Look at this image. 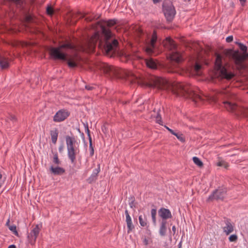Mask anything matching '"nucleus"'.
<instances>
[{"label":"nucleus","mask_w":248,"mask_h":248,"mask_svg":"<svg viewBox=\"0 0 248 248\" xmlns=\"http://www.w3.org/2000/svg\"><path fill=\"white\" fill-rule=\"evenodd\" d=\"M232 40H233V37H232V36H229L226 39V41L228 43H230V42H232Z\"/></svg>","instance_id":"39"},{"label":"nucleus","mask_w":248,"mask_h":248,"mask_svg":"<svg viewBox=\"0 0 248 248\" xmlns=\"http://www.w3.org/2000/svg\"><path fill=\"white\" fill-rule=\"evenodd\" d=\"M59 134L58 129L56 128L51 130L50 131V135L51 139L53 144H55L57 142L58 137Z\"/></svg>","instance_id":"19"},{"label":"nucleus","mask_w":248,"mask_h":248,"mask_svg":"<svg viewBox=\"0 0 248 248\" xmlns=\"http://www.w3.org/2000/svg\"><path fill=\"white\" fill-rule=\"evenodd\" d=\"M66 144L67 150V156L71 164L77 163L76 156L79 153L78 143L75 137L66 136L65 137Z\"/></svg>","instance_id":"4"},{"label":"nucleus","mask_w":248,"mask_h":248,"mask_svg":"<svg viewBox=\"0 0 248 248\" xmlns=\"http://www.w3.org/2000/svg\"><path fill=\"white\" fill-rule=\"evenodd\" d=\"M157 41V35L156 32L154 31L150 42L147 44L145 48L146 52L149 54H152L154 52V49L155 48V44Z\"/></svg>","instance_id":"13"},{"label":"nucleus","mask_w":248,"mask_h":248,"mask_svg":"<svg viewBox=\"0 0 248 248\" xmlns=\"http://www.w3.org/2000/svg\"><path fill=\"white\" fill-rule=\"evenodd\" d=\"M239 46V48L244 52L243 55H240L238 52H235L233 55V58L235 60L236 64L241 65L243 61L246 59V56H248V54L246 53L247 51V47L241 43L236 42Z\"/></svg>","instance_id":"9"},{"label":"nucleus","mask_w":248,"mask_h":248,"mask_svg":"<svg viewBox=\"0 0 248 248\" xmlns=\"http://www.w3.org/2000/svg\"><path fill=\"white\" fill-rule=\"evenodd\" d=\"M128 59H130L131 58V57L130 56H128Z\"/></svg>","instance_id":"55"},{"label":"nucleus","mask_w":248,"mask_h":248,"mask_svg":"<svg viewBox=\"0 0 248 248\" xmlns=\"http://www.w3.org/2000/svg\"><path fill=\"white\" fill-rule=\"evenodd\" d=\"M63 150V145H62L59 147V151L60 153L62 152Z\"/></svg>","instance_id":"44"},{"label":"nucleus","mask_w":248,"mask_h":248,"mask_svg":"<svg viewBox=\"0 0 248 248\" xmlns=\"http://www.w3.org/2000/svg\"><path fill=\"white\" fill-rule=\"evenodd\" d=\"M64 48L73 49L74 46L70 43H67L60 46L59 47H52L50 48L49 53L52 57L55 59L61 60L67 62L68 66L70 68H74L77 66V61L78 59L77 56H75L71 59H68L67 54L62 49Z\"/></svg>","instance_id":"3"},{"label":"nucleus","mask_w":248,"mask_h":248,"mask_svg":"<svg viewBox=\"0 0 248 248\" xmlns=\"http://www.w3.org/2000/svg\"><path fill=\"white\" fill-rule=\"evenodd\" d=\"M173 135H175L180 141L182 142L185 141V138H184L182 134L174 132V134Z\"/></svg>","instance_id":"29"},{"label":"nucleus","mask_w":248,"mask_h":248,"mask_svg":"<svg viewBox=\"0 0 248 248\" xmlns=\"http://www.w3.org/2000/svg\"><path fill=\"white\" fill-rule=\"evenodd\" d=\"M172 231L173 232V233L174 234L175 233V232H176V228H175V226H173L172 227Z\"/></svg>","instance_id":"51"},{"label":"nucleus","mask_w":248,"mask_h":248,"mask_svg":"<svg viewBox=\"0 0 248 248\" xmlns=\"http://www.w3.org/2000/svg\"><path fill=\"white\" fill-rule=\"evenodd\" d=\"M242 6H244L247 0H239Z\"/></svg>","instance_id":"47"},{"label":"nucleus","mask_w":248,"mask_h":248,"mask_svg":"<svg viewBox=\"0 0 248 248\" xmlns=\"http://www.w3.org/2000/svg\"><path fill=\"white\" fill-rule=\"evenodd\" d=\"M53 162L56 165H59L61 164V161L58 158V155L57 153H54Z\"/></svg>","instance_id":"28"},{"label":"nucleus","mask_w":248,"mask_h":248,"mask_svg":"<svg viewBox=\"0 0 248 248\" xmlns=\"http://www.w3.org/2000/svg\"><path fill=\"white\" fill-rule=\"evenodd\" d=\"M8 119L9 120H10L12 122H13V123L14 122L16 121V117L14 115H12V114H9V116L8 117Z\"/></svg>","instance_id":"36"},{"label":"nucleus","mask_w":248,"mask_h":248,"mask_svg":"<svg viewBox=\"0 0 248 248\" xmlns=\"http://www.w3.org/2000/svg\"><path fill=\"white\" fill-rule=\"evenodd\" d=\"M8 248H16V247L14 245H11L9 246Z\"/></svg>","instance_id":"52"},{"label":"nucleus","mask_w":248,"mask_h":248,"mask_svg":"<svg viewBox=\"0 0 248 248\" xmlns=\"http://www.w3.org/2000/svg\"><path fill=\"white\" fill-rule=\"evenodd\" d=\"M194 163L199 167L203 166V163L201 160L197 157L194 156L192 158Z\"/></svg>","instance_id":"25"},{"label":"nucleus","mask_w":248,"mask_h":248,"mask_svg":"<svg viewBox=\"0 0 248 248\" xmlns=\"http://www.w3.org/2000/svg\"><path fill=\"white\" fill-rule=\"evenodd\" d=\"M217 165L219 167H223L227 168L228 167V164L223 160H221L217 163Z\"/></svg>","instance_id":"30"},{"label":"nucleus","mask_w":248,"mask_h":248,"mask_svg":"<svg viewBox=\"0 0 248 248\" xmlns=\"http://www.w3.org/2000/svg\"><path fill=\"white\" fill-rule=\"evenodd\" d=\"M41 228V225L37 224L32 228L30 232L28 233L27 240L28 243L31 245H35L36 238L39 234Z\"/></svg>","instance_id":"8"},{"label":"nucleus","mask_w":248,"mask_h":248,"mask_svg":"<svg viewBox=\"0 0 248 248\" xmlns=\"http://www.w3.org/2000/svg\"><path fill=\"white\" fill-rule=\"evenodd\" d=\"M70 115V112L66 109H61L58 111L54 115L53 120L56 123H60L64 121Z\"/></svg>","instance_id":"11"},{"label":"nucleus","mask_w":248,"mask_h":248,"mask_svg":"<svg viewBox=\"0 0 248 248\" xmlns=\"http://www.w3.org/2000/svg\"><path fill=\"white\" fill-rule=\"evenodd\" d=\"M126 222L128 228L127 232L128 233H129L130 232H131L134 228V226L132 224V219L130 217H126Z\"/></svg>","instance_id":"23"},{"label":"nucleus","mask_w":248,"mask_h":248,"mask_svg":"<svg viewBox=\"0 0 248 248\" xmlns=\"http://www.w3.org/2000/svg\"><path fill=\"white\" fill-rule=\"evenodd\" d=\"M50 170L54 175H62L65 172V170L60 167H54L51 166Z\"/></svg>","instance_id":"18"},{"label":"nucleus","mask_w":248,"mask_h":248,"mask_svg":"<svg viewBox=\"0 0 248 248\" xmlns=\"http://www.w3.org/2000/svg\"><path fill=\"white\" fill-rule=\"evenodd\" d=\"M158 216L162 218V220H166V219L172 217L170 211L165 208H161L158 211Z\"/></svg>","instance_id":"16"},{"label":"nucleus","mask_w":248,"mask_h":248,"mask_svg":"<svg viewBox=\"0 0 248 248\" xmlns=\"http://www.w3.org/2000/svg\"><path fill=\"white\" fill-rule=\"evenodd\" d=\"M97 179V176L93 174V173L87 179V181L89 184H92V183L95 182Z\"/></svg>","instance_id":"26"},{"label":"nucleus","mask_w":248,"mask_h":248,"mask_svg":"<svg viewBox=\"0 0 248 248\" xmlns=\"http://www.w3.org/2000/svg\"><path fill=\"white\" fill-rule=\"evenodd\" d=\"M93 87L90 85L85 86V89H87V90H92L93 89Z\"/></svg>","instance_id":"43"},{"label":"nucleus","mask_w":248,"mask_h":248,"mask_svg":"<svg viewBox=\"0 0 248 248\" xmlns=\"http://www.w3.org/2000/svg\"><path fill=\"white\" fill-rule=\"evenodd\" d=\"M46 13L50 16H52L54 14V10L51 6H48L47 7Z\"/></svg>","instance_id":"32"},{"label":"nucleus","mask_w":248,"mask_h":248,"mask_svg":"<svg viewBox=\"0 0 248 248\" xmlns=\"http://www.w3.org/2000/svg\"><path fill=\"white\" fill-rule=\"evenodd\" d=\"M7 4L12 8L14 13H17V10L21 11L23 8V2L21 0H7Z\"/></svg>","instance_id":"12"},{"label":"nucleus","mask_w":248,"mask_h":248,"mask_svg":"<svg viewBox=\"0 0 248 248\" xmlns=\"http://www.w3.org/2000/svg\"><path fill=\"white\" fill-rule=\"evenodd\" d=\"M89 151H90V155L91 156H93L94 155V149L92 144V138L90 137V141H89Z\"/></svg>","instance_id":"27"},{"label":"nucleus","mask_w":248,"mask_h":248,"mask_svg":"<svg viewBox=\"0 0 248 248\" xmlns=\"http://www.w3.org/2000/svg\"><path fill=\"white\" fill-rule=\"evenodd\" d=\"M86 132L87 133L88 136L89 137V140H90V137H91V135H90V130L88 129V127L87 128Z\"/></svg>","instance_id":"46"},{"label":"nucleus","mask_w":248,"mask_h":248,"mask_svg":"<svg viewBox=\"0 0 248 248\" xmlns=\"http://www.w3.org/2000/svg\"><path fill=\"white\" fill-rule=\"evenodd\" d=\"M147 67L152 69L157 68V64L156 61L153 58L145 59L144 60Z\"/></svg>","instance_id":"17"},{"label":"nucleus","mask_w":248,"mask_h":248,"mask_svg":"<svg viewBox=\"0 0 248 248\" xmlns=\"http://www.w3.org/2000/svg\"><path fill=\"white\" fill-rule=\"evenodd\" d=\"M165 45L172 50L170 55L171 60L177 63L181 62L182 60V55L176 50L177 46L174 41L170 38H167Z\"/></svg>","instance_id":"6"},{"label":"nucleus","mask_w":248,"mask_h":248,"mask_svg":"<svg viewBox=\"0 0 248 248\" xmlns=\"http://www.w3.org/2000/svg\"><path fill=\"white\" fill-rule=\"evenodd\" d=\"M222 56L217 54L215 62V67L217 77L221 79L230 80L234 77V74L222 65Z\"/></svg>","instance_id":"5"},{"label":"nucleus","mask_w":248,"mask_h":248,"mask_svg":"<svg viewBox=\"0 0 248 248\" xmlns=\"http://www.w3.org/2000/svg\"><path fill=\"white\" fill-rule=\"evenodd\" d=\"M182 241H180L178 244V248H182Z\"/></svg>","instance_id":"53"},{"label":"nucleus","mask_w":248,"mask_h":248,"mask_svg":"<svg viewBox=\"0 0 248 248\" xmlns=\"http://www.w3.org/2000/svg\"><path fill=\"white\" fill-rule=\"evenodd\" d=\"M166 128L172 134H174V131L165 126Z\"/></svg>","instance_id":"42"},{"label":"nucleus","mask_w":248,"mask_h":248,"mask_svg":"<svg viewBox=\"0 0 248 248\" xmlns=\"http://www.w3.org/2000/svg\"><path fill=\"white\" fill-rule=\"evenodd\" d=\"M116 24L114 20H109L104 22L101 25L102 35L98 32H95L91 37H88L81 46V50L87 53L94 51L96 45L98 42V46L103 47L106 54L112 57L116 52L118 42L114 37L113 34L108 28Z\"/></svg>","instance_id":"2"},{"label":"nucleus","mask_w":248,"mask_h":248,"mask_svg":"<svg viewBox=\"0 0 248 248\" xmlns=\"http://www.w3.org/2000/svg\"><path fill=\"white\" fill-rule=\"evenodd\" d=\"M139 219L140 224L142 227H146L147 228H148L149 225L147 222V219L145 216L144 217L141 215L140 216Z\"/></svg>","instance_id":"22"},{"label":"nucleus","mask_w":248,"mask_h":248,"mask_svg":"<svg viewBox=\"0 0 248 248\" xmlns=\"http://www.w3.org/2000/svg\"><path fill=\"white\" fill-rule=\"evenodd\" d=\"M149 239H147L146 238H144L143 240V243L145 245H147L149 244Z\"/></svg>","instance_id":"41"},{"label":"nucleus","mask_w":248,"mask_h":248,"mask_svg":"<svg viewBox=\"0 0 248 248\" xmlns=\"http://www.w3.org/2000/svg\"><path fill=\"white\" fill-rule=\"evenodd\" d=\"M156 210L155 209H152L151 210V217H152L153 223L155 226L156 224Z\"/></svg>","instance_id":"24"},{"label":"nucleus","mask_w":248,"mask_h":248,"mask_svg":"<svg viewBox=\"0 0 248 248\" xmlns=\"http://www.w3.org/2000/svg\"><path fill=\"white\" fill-rule=\"evenodd\" d=\"M10 218H9V219L7 220V222H6V226H7L8 227H9V226H10Z\"/></svg>","instance_id":"50"},{"label":"nucleus","mask_w":248,"mask_h":248,"mask_svg":"<svg viewBox=\"0 0 248 248\" xmlns=\"http://www.w3.org/2000/svg\"><path fill=\"white\" fill-rule=\"evenodd\" d=\"M100 164H98V168L97 169H95L94 170H93V174H95L96 175H97L98 176V174L99 173V172H100Z\"/></svg>","instance_id":"37"},{"label":"nucleus","mask_w":248,"mask_h":248,"mask_svg":"<svg viewBox=\"0 0 248 248\" xmlns=\"http://www.w3.org/2000/svg\"><path fill=\"white\" fill-rule=\"evenodd\" d=\"M163 12L168 22H171L176 14V11L171 1H164L162 4Z\"/></svg>","instance_id":"7"},{"label":"nucleus","mask_w":248,"mask_h":248,"mask_svg":"<svg viewBox=\"0 0 248 248\" xmlns=\"http://www.w3.org/2000/svg\"><path fill=\"white\" fill-rule=\"evenodd\" d=\"M86 132L87 133L88 136L89 137V140H90V137H91V135H90V130L88 129V127L87 128Z\"/></svg>","instance_id":"45"},{"label":"nucleus","mask_w":248,"mask_h":248,"mask_svg":"<svg viewBox=\"0 0 248 248\" xmlns=\"http://www.w3.org/2000/svg\"><path fill=\"white\" fill-rule=\"evenodd\" d=\"M100 69L110 77L125 78L132 83L143 84L150 87L171 91L177 96L189 98L195 102L201 101V93L199 89L192 87L188 83L183 82L170 83L167 79L152 76L149 82L143 81L137 76L133 75L129 72L124 71L108 63L102 62L99 65Z\"/></svg>","instance_id":"1"},{"label":"nucleus","mask_w":248,"mask_h":248,"mask_svg":"<svg viewBox=\"0 0 248 248\" xmlns=\"http://www.w3.org/2000/svg\"><path fill=\"white\" fill-rule=\"evenodd\" d=\"M0 66L2 69L7 68L9 67L7 59L1 55H0Z\"/></svg>","instance_id":"21"},{"label":"nucleus","mask_w":248,"mask_h":248,"mask_svg":"<svg viewBox=\"0 0 248 248\" xmlns=\"http://www.w3.org/2000/svg\"><path fill=\"white\" fill-rule=\"evenodd\" d=\"M135 56H136V57L137 58H138V59H141V57H140V56H139L138 55H137V54H136Z\"/></svg>","instance_id":"54"},{"label":"nucleus","mask_w":248,"mask_h":248,"mask_svg":"<svg viewBox=\"0 0 248 248\" xmlns=\"http://www.w3.org/2000/svg\"><path fill=\"white\" fill-rule=\"evenodd\" d=\"M125 215L126 217H130L129 214V213H128L127 210H125Z\"/></svg>","instance_id":"48"},{"label":"nucleus","mask_w":248,"mask_h":248,"mask_svg":"<svg viewBox=\"0 0 248 248\" xmlns=\"http://www.w3.org/2000/svg\"><path fill=\"white\" fill-rule=\"evenodd\" d=\"M201 68V65L197 62L196 59H194L190 65L186 68V70L192 75L199 74Z\"/></svg>","instance_id":"14"},{"label":"nucleus","mask_w":248,"mask_h":248,"mask_svg":"<svg viewBox=\"0 0 248 248\" xmlns=\"http://www.w3.org/2000/svg\"><path fill=\"white\" fill-rule=\"evenodd\" d=\"M131 202L129 203V206L131 208H133L135 207L134 203L135 198L133 197H131L130 198Z\"/></svg>","instance_id":"35"},{"label":"nucleus","mask_w":248,"mask_h":248,"mask_svg":"<svg viewBox=\"0 0 248 248\" xmlns=\"http://www.w3.org/2000/svg\"><path fill=\"white\" fill-rule=\"evenodd\" d=\"M152 0L154 4H156L157 3H159L161 1V0Z\"/></svg>","instance_id":"49"},{"label":"nucleus","mask_w":248,"mask_h":248,"mask_svg":"<svg viewBox=\"0 0 248 248\" xmlns=\"http://www.w3.org/2000/svg\"><path fill=\"white\" fill-rule=\"evenodd\" d=\"M227 193V189L225 188H219L215 190L211 195H210L208 198V201L221 200L222 201L226 196Z\"/></svg>","instance_id":"10"},{"label":"nucleus","mask_w":248,"mask_h":248,"mask_svg":"<svg viewBox=\"0 0 248 248\" xmlns=\"http://www.w3.org/2000/svg\"><path fill=\"white\" fill-rule=\"evenodd\" d=\"M24 18L25 21L28 23L31 22L33 20L32 16L28 14H25Z\"/></svg>","instance_id":"31"},{"label":"nucleus","mask_w":248,"mask_h":248,"mask_svg":"<svg viewBox=\"0 0 248 248\" xmlns=\"http://www.w3.org/2000/svg\"><path fill=\"white\" fill-rule=\"evenodd\" d=\"M156 123L161 124V123L162 122L161 117L159 113L157 114V115L156 117Z\"/></svg>","instance_id":"38"},{"label":"nucleus","mask_w":248,"mask_h":248,"mask_svg":"<svg viewBox=\"0 0 248 248\" xmlns=\"http://www.w3.org/2000/svg\"><path fill=\"white\" fill-rule=\"evenodd\" d=\"M167 221L162 220L159 228V234L161 236H164L166 235L167 232Z\"/></svg>","instance_id":"20"},{"label":"nucleus","mask_w":248,"mask_h":248,"mask_svg":"<svg viewBox=\"0 0 248 248\" xmlns=\"http://www.w3.org/2000/svg\"><path fill=\"white\" fill-rule=\"evenodd\" d=\"M238 237L236 234H232L229 237L230 242H236L237 240Z\"/></svg>","instance_id":"33"},{"label":"nucleus","mask_w":248,"mask_h":248,"mask_svg":"<svg viewBox=\"0 0 248 248\" xmlns=\"http://www.w3.org/2000/svg\"><path fill=\"white\" fill-rule=\"evenodd\" d=\"M225 225L223 226V232L228 235L233 232L234 226L229 219L226 218L224 220Z\"/></svg>","instance_id":"15"},{"label":"nucleus","mask_w":248,"mask_h":248,"mask_svg":"<svg viewBox=\"0 0 248 248\" xmlns=\"http://www.w3.org/2000/svg\"><path fill=\"white\" fill-rule=\"evenodd\" d=\"M2 175L1 173H0V188L2 186L3 184H4V180H2Z\"/></svg>","instance_id":"40"},{"label":"nucleus","mask_w":248,"mask_h":248,"mask_svg":"<svg viewBox=\"0 0 248 248\" xmlns=\"http://www.w3.org/2000/svg\"><path fill=\"white\" fill-rule=\"evenodd\" d=\"M9 229L14 232L15 234H17L18 233L16 231V226L15 225H10L8 227Z\"/></svg>","instance_id":"34"}]
</instances>
